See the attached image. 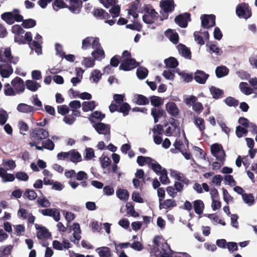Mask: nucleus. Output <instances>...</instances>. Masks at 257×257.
<instances>
[{
    "label": "nucleus",
    "instance_id": "nucleus-1",
    "mask_svg": "<svg viewBox=\"0 0 257 257\" xmlns=\"http://www.w3.org/2000/svg\"><path fill=\"white\" fill-rule=\"evenodd\" d=\"M30 138L32 140L29 143L31 147L36 146V144H40L41 142L49 137L48 131L40 127L32 128L30 131Z\"/></svg>",
    "mask_w": 257,
    "mask_h": 257
},
{
    "label": "nucleus",
    "instance_id": "nucleus-2",
    "mask_svg": "<svg viewBox=\"0 0 257 257\" xmlns=\"http://www.w3.org/2000/svg\"><path fill=\"white\" fill-rule=\"evenodd\" d=\"M19 60L18 57H14L12 55L11 50L10 48H6L5 49L3 55L0 51V62L11 64H16Z\"/></svg>",
    "mask_w": 257,
    "mask_h": 257
},
{
    "label": "nucleus",
    "instance_id": "nucleus-3",
    "mask_svg": "<svg viewBox=\"0 0 257 257\" xmlns=\"http://www.w3.org/2000/svg\"><path fill=\"white\" fill-rule=\"evenodd\" d=\"M146 14L143 16V21L147 24H152L155 23V21L159 17L158 13L156 12L155 9H150L147 6L144 8Z\"/></svg>",
    "mask_w": 257,
    "mask_h": 257
},
{
    "label": "nucleus",
    "instance_id": "nucleus-4",
    "mask_svg": "<svg viewBox=\"0 0 257 257\" xmlns=\"http://www.w3.org/2000/svg\"><path fill=\"white\" fill-rule=\"evenodd\" d=\"M211 152L217 160L223 163L225 159V153L221 144H214L211 146Z\"/></svg>",
    "mask_w": 257,
    "mask_h": 257
},
{
    "label": "nucleus",
    "instance_id": "nucleus-5",
    "mask_svg": "<svg viewBox=\"0 0 257 257\" xmlns=\"http://www.w3.org/2000/svg\"><path fill=\"white\" fill-rule=\"evenodd\" d=\"M139 65V63L133 58L123 59L119 69L124 71H128L137 68Z\"/></svg>",
    "mask_w": 257,
    "mask_h": 257
},
{
    "label": "nucleus",
    "instance_id": "nucleus-6",
    "mask_svg": "<svg viewBox=\"0 0 257 257\" xmlns=\"http://www.w3.org/2000/svg\"><path fill=\"white\" fill-rule=\"evenodd\" d=\"M249 6L247 4L243 3L238 5L236 9V13L239 17L247 19L251 17V12L249 10Z\"/></svg>",
    "mask_w": 257,
    "mask_h": 257
},
{
    "label": "nucleus",
    "instance_id": "nucleus-7",
    "mask_svg": "<svg viewBox=\"0 0 257 257\" xmlns=\"http://www.w3.org/2000/svg\"><path fill=\"white\" fill-rule=\"evenodd\" d=\"M201 26L208 29L215 25V16L214 15H203L201 17Z\"/></svg>",
    "mask_w": 257,
    "mask_h": 257
},
{
    "label": "nucleus",
    "instance_id": "nucleus-8",
    "mask_svg": "<svg viewBox=\"0 0 257 257\" xmlns=\"http://www.w3.org/2000/svg\"><path fill=\"white\" fill-rule=\"evenodd\" d=\"M175 22L181 28H186L188 26V22L191 21V15L189 13L180 14L175 18Z\"/></svg>",
    "mask_w": 257,
    "mask_h": 257
},
{
    "label": "nucleus",
    "instance_id": "nucleus-9",
    "mask_svg": "<svg viewBox=\"0 0 257 257\" xmlns=\"http://www.w3.org/2000/svg\"><path fill=\"white\" fill-rule=\"evenodd\" d=\"M11 84L15 88L16 93L23 92L25 90V84L23 80L19 77H16L11 81Z\"/></svg>",
    "mask_w": 257,
    "mask_h": 257
},
{
    "label": "nucleus",
    "instance_id": "nucleus-10",
    "mask_svg": "<svg viewBox=\"0 0 257 257\" xmlns=\"http://www.w3.org/2000/svg\"><path fill=\"white\" fill-rule=\"evenodd\" d=\"M40 212L44 216L52 217L56 221H58L60 219V214L58 209L56 208H48L42 209Z\"/></svg>",
    "mask_w": 257,
    "mask_h": 257
},
{
    "label": "nucleus",
    "instance_id": "nucleus-11",
    "mask_svg": "<svg viewBox=\"0 0 257 257\" xmlns=\"http://www.w3.org/2000/svg\"><path fill=\"white\" fill-rule=\"evenodd\" d=\"M166 109L172 116L176 117L180 113V110L174 102H168L166 104Z\"/></svg>",
    "mask_w": 257,
    "mask_h": 257
},
{
    "label": "nucleus",
    "instance_id": "nucleus-12",
    "mask_svg": "<svg viewBox=\"0 0 257 257\" xmlns=\"http://www.w3.org/2000/svg\"><path fill=\"white\" fill-rule=\"evenodd\" d=\"M160 6L164 12L168 13L172 12L175 8L173 0H162Z\"/></svg>",
    "mask_w": 257,
    "mask_h": 257
},
{
    "label": "nucleus",
    "instance_id": "nucleus-13",
    "mask_svg": "<svg viewBox=\"0 0 257 257\" xmlns=\"http://www.w3.org/2000/svg\"><path fill=\"white\" fill-rule=\"evenodd\" d=\"M93 127L99 134H110V125L102 122H98L93 125Z\"/></svg>",
    "mask_w": 257,
    "mask_h": 257
},
{
    "label": "nucleus",
    "instance_id": "nucleus-14",
    "mask_svg": "<svg viewBox=\"0 0 257 257\" xmlns=\"http://www.w3.org/2000/svg\"><path fill=\"white\" fill-rule=\"evenodd\" d=\"M13 73V69L9 63L0 65V74L3 78H8Z\"/></svg>",
    "mask_w": 257,
    "mask_h": 257
},
{
    "label": "nucleus",
    "instance_id": "nucleus-15",
    "mask_svg": "<svg viewBox=\"0 0 257 257\" xmlns=\"http://www.w3.org/2000/svg\"><path fill=\"white\" fill-rule=\"evenodd\" d=\"M35 227L37 230H39L37 234L38 238L48 239L51 237V232H50L46 227L40 226L37 224H35Z\"/></svg>",
    "mask_w": 257,
    "mask_h": 257
},
{
    "label": "nucleus",
    "instance_id": "nucleus-16",
    "mask_svg": "<svg viewBox=\"0 0 257 257\" xmlns=\"http://www.w3.org/2000/svg\"><path fill=\"white\" fill-rule=\"evenodd\" d=\"M94 17L97 19L107 20L110 18V15L101 8H94L92 12Z\"/></svg>",
    "mask_w": 257,
    "mask_h": 257
},
{
    "label": "nucleus",
    "instance_id": "nucleus-17",
    "mask_svg": "<svg viewBox=\"0 0 257 257\" xmlns=\"http://www.w3.org/2000/svg\"><path fill=\"white\" fill-rule=\"evenodd\" d=\"M68 161H70L74 163H77L82 160L81 154L76 150L72 149L67 152Z\"/></svg>",
    "mask_w": 257,
    "mask_h": 257
},
{
    "label": "nucleus",
    "instance_id": "nucleus-18",
    "mask_svg": "<svg viewBox=\"0 0 257 257\" xmlns=\"http://www.w3.org/2000/svg\"><path fill=\"white\" fill-rule=\"evenodd\" d=\"M68 9L74 14H78L81 10L82 2L80 0H69Z\"/></svg>",
    "mask_w": 257,
    "mask_h": 257
},
{
    "label": "nucleus",
    "instance_id": "nucleus-19",
    "mask_svg": "<svg viewBox=\"0 0 257 257\" xmlns=\"http://www.w3.org/2000/svg\"><path fill=\"white\" fill-rule=\"evenodd\" d=\"M151 115L154 118V123L158 122L159 118L166 115L165 110L161 107H153L151 108Z\"/></svg>",
    "mask_w": 257,
    "mask_h": 257
},
{
    "label": "nucleus",
    "instance_id": "nucleus-20",
    "mask_svg": "<svg viewBox=\"0 0 257 257\" xmlns=\"http://www.w3.org/2000/svg\"><path fill=\"white\" fill-rule=\"evenodd\" d=\"M209 75L201 70H197L194 75V79L200 84L205 83L207 79L209 77Z\"/></svg>",
    "mask_w": 257,
    "mask_h": 257
},
{
    "label": "nucleus",
    "instance_id": "nucleus-21",
    "mask_svg": "<svg viewBox=\"0 0 257 257\" xmlns=\"http://www.w3.org/2000/svg\"><path fill=\"white\" fill-rule=\"evenodd\" d=\"M17 109L18 111L21 112L26 113H32V114L37 110V109L35 108L33 106L23 103L19 104Z\"/></svg>",
    "mask_w": 257,
    "mask_h": 257
},
{
    "label": "nucleus",
    "instance_id": "nucleus-22",
    "mask_svg": "<svg viewBox=\"0 0 257 257\" xmlns=\"http://www.w3.org/2000/svg\"><path fill=\"white\" fill-rule=\"evenodd\" d=\"M133 101L138 105H147L149 103V99L142 94H135Z\"/></svg>",
    "mask_w": 257,
    "mask_h": 257
},
{
    "label": "nucleus",
    "instance_id": "nucleus-23",
    "mask_svg": "<svg viewBox=\"0 0 257 257\" xmlns=\"http://www.w3.org/2000/svg\"><path fill=\"white\" fill-rule=\"evenodd\" d=\"M193 203L195 212L198 215L202 214L204 209L203 202L201 200H196Z\"/></svg>",
    "mask_w": 257,
    "mask_h": 257
},
{
    "label": "nucleus",
    "instance_id": "nucleus-24",
    "mask_svg": "<svg viewBox=\"0 0 257 257\" xmlns=\"http://www.w3.org/2000/svg\"><path fill=\"white\" fill-rule=\"evenodd\" d=\"M159 208L162 209L163 208H168L176 206V202L174 200L169 199L165 200L162 202V199H159Z\"/></svg>",
    "mask_w": 257,
    "mask_h": 257
},
{
    "label": "nucleus",
    "instance_id": "nucleus-25",
    "mask_svg": "<svg viewBox=\"0 0 257 257\" xmlns=\"http://www.w3.org/2000/svg\"><path fill=\"white\" fill-rule=\"evenodd\" d=\"M91 55L94 60L101 61L105 57L103 49L102 48L94 49L91 53Z\"/></svg>",
    "mask_w": 257,
    "mask_h": 257
},
{
    "label": "nucleus",
    "instance_id": "nucleus-26",
    "mask_svg": "<svg viewBox=\"0 0 257 257\" xmlns=\"http://www.w3.org/2000/svg\"><path fill=\"white\" fill-rule=\"evenodd\" d=\"M96 251L98 252L99 257H111V253L110 249L106 246L98 247L96 249Z\"/></svg>",
    "mask_w": 257,
    "mask_h": 257
},
{
    "label": "nucleus",
    "instance_id": "nucleus-27",
    "mask_svg": "<svg viewBox=\"0 0 257 257\" xmlns=\"http://www.w3.org/2000/svg\"><path fill=\"white\" fill-rule=\"evenodd\" d=\"M194 120L195 125L199 128L201 133H204L205 130V123L204 119L197 116H194Z\"/></svg>",
    "mask_w": 257,
    "mask_h": 257
},
{
    "label": "nucleus",
    "instance_id": "nucleus-28",
    "mask_svg": "<svg viewBox=\"0 0 257 257\" xmlns=\"http://www.w3.org/2000/svg\"><path fill=\"white\" fill-rule=\"evenodd\" d=\"M210 92L212 97L215 99H219L224 94L223 90L217 88L214 86H211L209 88Z\"/></svg>",
    "mask_w": 257,
    "mask_h": 257
},
{
    "label": "nucleus",
    "instance_id": "nucleus-29",
    "mask_svg": "<svg viewBox=\"0 0 257 257\" xmlns=\"http://www.w3.org/2000/svg\"><path fill=\"white\" fill-rule=\"evenodd\" d=\"M26 86L27 89L33 92L36 91L41 87L39 83L31 80H28L26 81Z\"/></svg>",
    "mask_w": 257,
    "mask_h": 257
},
{
    "label": "nucleus",
    "instance_id": "nucleus-30",
    "mask_svg": "<svg viewBox=\"0 0 257 257\" xmlns=\"http://www.w3.org/2000/svg\"><path fill=\"white\" fill-rule=\"evenodd\" d=\"M228 72V69L224 66H218L215 70V73L218 78H221L227 75Z\"/></svg>",
    "mask_w": 257,
    "mask_h": 257
},
{
    "label": "nucleus",
    "instance_id": "nucleus-31",
    "mask_svg": "<svg viewBox=\"0 0 257 257\" xmlns=\"http://www.w3.org/2000/svg\"><path fill=\"white\" fill-rule=\"evenodd\" d=\"M151 104L154 106V107H160L164 102L163 100L160 97L153 95L150 97Z\"/></svg>",
    "mask_w": 257,
    "mask_h": 257
},
{
    "label": "nucleus",
    "instance_id": "nucleus-32",
    "mask_svg": "<svg viewBox=\"0 0 257 257\" xmlns=\"http://www.w3.org/2000/svg\"><path fill=\"white\" fill-rule=\"evenodd\" d=\"M1 18L9 25L14 23L13 13L12 12H5L2 14Z\"/></svg>",
    "mask_w": 257,
    "mask_h": 257
},
{
    "label": "nucleus",
    "instance_id": "nucleus-33",
    "mask_svg": "<svg viewBox=\"0 0 257 257\" xmlns=\"http://www.w3.org/2000/svg\"><path fill=\"white\" fill-rule=\"evenodd\" d=\"M165 63L167 67L175 68L179 64L177 60L174 57H169L165 60Z\"/></svg>",
    "mask_w": 257,
    "mask_h": 257
},
{
    "label": "nucleus",
    "instance_id": "nucleus-34",
    "mask_svg": "<svg viewBox=\"0 0 257 257\" xmlns=\"http://www.w3.org/2000/svg\"><path fill=\"white\" fill-rule=\"evenodd\" d=\"M96 107L94 101H84L82 103V110L84 112L93 110Z\"/></svg>",
    "mask_w": 257,
    "mask_h": 257
},
{
    "label": "nucleus",
    "instance_id": "nucleus-35",
    "mask_svg": "<svg viewBox=\"0 0 257 257\" xmlns=\"http://www.w3.org/2000/svg\"><path fill=\"white\" fill-rule=\"evenodd\" d=\"M53 7L55 11H57L60 9L68 8L69 6L63 2V0H55L53 3Z\"/></svg>",
    "mask_w": 257,
    "mask_h": 257
},
{
    "label": "nucleus",
    "instance_id": "nucleus-36",
    "mask_svg": "<svg viewBox=\"0 0 257 257\" xmlns=\"http://www.w3.org/2000/svg\"><path fill=\"white\" fill-rule=\"evenodd\" d=\"M246 82H241L239 84V88L240 91L245 95H249L252 93V89L247 86Z\"/></svg>",
    "mask_w": 257,
    "mask_h": 257
},
{
    "label": "nucleus",
    "instance_id": "nucleus-37",
    "mask_svg": "<svg viewBox=\"0 0 257 257\" xmlns=\"http://www.w3.org/2000/svg\"><path fill=\"white\" fill-rule=\"evenodd\" d=\"M116 195L120 200L126 201L129 197V194L126 190L119 189L116 191Z\"/></svg>",
    "mask_w": 257,
    "mask_h": 257
},
{
    "label": "nucleus",
    "instance_id": "nucleus-38",
    "mask_svg": "<svg viewBox=\"0 0 257 257\" xmlns=\"http://www.w3.org/2000/svg\"><path fill=\"white\" fill-rule=\"evenodd\" d=\"M126 207L127 210V213L128 214L134 217H137L139 216V214L135 211L132 202H127L126 204Z\"/></svg>",
    "mask_w": 257,
    "mask_h": 257
},
{
    "label": "nucleus",
    "instance_id": "nucleus-39",
    "mask_svg": "<svg viewBox=\"0 0 257 257\" xmlns=\"http://www.w3.org/2000/svg\"><path fill=\"white\" fill-rule=\"evenodd\" d=\"M131 109V106L128 103L123 102L122 103L120 106L119 107L118 112L122 113L123 116H125L128 114Z\"/></svg>",
    "mask_w": 257,
    "mask_h": 257
},
{
    "label": "nucleus",
    "instance_id": "nucleus-40",
    "mask_svg": "<svg viewBox=\"0 0 257 257\" xmlns=\"http://www.w3.org/2000/svg\"><path fill=\"white\" fill-rule=\"evenodd\" d=\"M180 52L183 57H184L186 59H191V51L185 45H182L181 46V49L180 50Z\"/></svg>",
    "mask_w": 257,
    "mask_h": 257
},
{
    "label": "nucleus",
    "instance_id": "nucleus-41",
    "mask_svg": "<svg viewBox=\"0 0 257 257\" xmlns=\"http://www.w3.org/2000/svg\"><path fill=\"white\" fill-rule=\"evenodd\" d=\"M224 102L229 106L236 107L239 104V101L236 99L235 98L228 96L226 97L224 100Z\"/></svg>",
    "mask_w": 257,
    "mask_h": 257
},
{
    "label": "nucleus",
    "instance_id": "nucleus-42",
    "mask_svg": "<svg viewBox=\"0 0 257 257\" xmlns=\"http://www.w3.org/2000/svg\"><path fill=\"white\" fill-rule=\"evenodd\" d=\"M242 197L243 201L248 206H251L254 204V199L252 194L244 193Z\"/></svg>",
    "mask_w": 257,
    "mask_h": 257
},
{
    "label": "nucleus",
    "instance_id": "nucleus-43",
    "mask_svg": "<svg viewBox=\"0 0 257 257\" xmlns=\"http://www.w3.org/2000/svg\"><path fill=\"white\" fill-rule=\"evenodd\" d=\"M23 197L27 198L30 200H33L37 198V195L34 190L28 189L25 191Z\"/></svg>",
    "mask_w": 257,
    "mask_h": 257
},
{
    "label": "nucleus",
    "instance_id": "nucleus-44",
    "mask_svg": "<svg viewBox=\"0 0 257 257\" xmlns=\"http://www.w3.org/2000/svg\"><path fill=\"white\" fill-rule=\"evenodd\" d=\"M22 26L26 29H29L34 27L36 25V22L32 19L24 20L23 21Z\"/></svg>",
    "mask_w": 257,
    "mask_h": 257
},
{
    "label": "nucleus",
    "instance_id": "nucleus-45",
    "mask_svg": "<svg viewBox=\"0 0 257 257\" xmlns=\"http://www.w3.org/2000/svg\"><path fill=\"white\" fill-rule=\"evenodd\" d=\"M137 75L139 79H144L148 75V70L146 68H139L137 70Z\"/></svg>",
    "mask_w": 257,
    "mask_h": 257
},
{
    "label": "nucleus",
    "instance_id": "nucleus-46",
    "mask_svg": "<svg viewBox=\"0 0 257 257\" xmlns=\"http://www.w3.org/2000/svg\"><path fill=\"white\" fill-rule=\"evenodd\" d=\"M18 127L20 131V133L23 135L26 134V132L29 131V127L28 125L22 120H20L18 122Z\"/></svg>",
    "mask_w": 257,
    "mask_h": 257
},
{
    "label": "nucleus",
    "instance_id": "nucleus-47",
    "mask_svg": "<svg viewBox=\"0 0 257 257\" xmlns=\"http://www.w3.org/2000/svg\"><path fill=\"white\" fill-rule=\"evenodd\" d=\"M92 39H93L92 37H87L83 39L82 42V49L85 50L90 48L91 46Z\"/></svg>",
    "mask_w": 257,
    "mask_h": 257
},
{
    "label": "nucleus",
    "instance_id": "nucleus-48",
    "mask_svg": "<svg viewBox=\"0 0 257 257\" xmlns=\"http://www.w3.org/2000/svg\"><path fill=\"white\" fill-rule=\"evenodd\" d=\"M159 175H160V180L162 184H167L170 183V180L167 175V172L165 169L164 168Z\"/></svg>",
    "mask_w": 257,
    "mask_h": 257
},
{
    "label": "nucleus",
    "instance_id": "nucleus-49",
    "mask_svg": "<svg viewBox=\"0 0 257 257\" xmlns=\"http://www.w3.org/2000/svg\"><path fill=\"white\" fill-rule=\"evenodd\" d=\"M4 94L6 96H12L16 95V93L10 84L7 83L4 85Z\"/></svg>",
    "mask_w": 257,
    "mask_h": 257
},
{
    "label": "nucleus",
    "instance_id": "nucleus-50",
    "mask_svg": "<svg viewBox=\"0 0 257 257\" xmlns=\"http://www.w3.org/2000/svg\"><path fill=\"white\" fill-rule=\"evenodd\" d=\"M7 112L3 109H0V125H4L8 119Z\"/></svg>",
    "mask_w": 257,
    "mask_h": 257
},
{
    "label": "nucleus",
    "instance_id": "nucleus-51",
    "mask_svg": "<svg viewBox=\"0 0 257 257\" xmlns=\"http://www.w3.org/2000/svg\"><path fill=\"white\" fill-rule=\"evenodd\" d=\"M95 60L93 58L92 59L91 57H84L83 64L86 68L92 67L95 65Z\"/></svg>",
    "mask_w": 257,
    "mask_h": 257
},
{
    "label": "nucleus",
    "instance_id": "nucleus-52",
    "mask_svg": "<svg viewBox=\"0 0 257 257\" xmlns=\"http://www.w3.org/2000/svg\"><path fill=\"white\" fill-rule=\"evenodd\" d=\"M171 176L177 180L182 181L183 182H185V178H184L183 174L181 173L178 172L176 170H171Z\"/></svg>",
    "mask_w": 257,
    "mask_h": 257
},
{
    "label": "nucleus",
    "instance_id": "nucleus-53",
    "mask_svg": "<svg viewBox=\"0 0 257 257\" xmlns=\"http://www.w3.org/2000/svg\"><path fill=\"white\" fill-rule=\"evenodd\" d=\"M101 72L98 70H94L91 73V77L92 78L93 81L97 83L101 78Z\"/></svg>",
    "mask_w": 257,
    "mask_h": 257
},
{
    "label": "nucleus",
    "instance_id": "nucleus-54",
    "mask_svg": "<svg viewBox=\"0 0 257 257\" xmlns=\"http://www.w3.org/2000/svg\"><path fill=\"white\" fill-rule=\"evenodd\" d=\"M42 145L44 149L52 151L54 149L55 144L52 141H51L50 139H47L44 142H42Z\"/></svg>",
    "mask_w": 257,
    "mask_h": 257
},
{
    "label": "nucleus",
    "instance_id": "nucleus-55",
    "mask_svg": "<svg viewBox=\"0 0 257 257\" xmlns=\"http://www.w3.org/2000/svg\"><path fill=\"white\" fill-rule=\"evenodd\" d=\"M248 131L245 127H242L240 125L237 126L236 127V135L238 138H241L243 135H246Z\"/></svg>",
    "mask_w": 257,
    "mask_h": 257
},
{
    "label": "nucleus",
    "instance_id": "nucleus-56",
    "mask_svg": "<svg viewBox=\"0 0 257 257\" xmlns=\"http://www.w3.org/2000/svg\"><path fill=\"white\" fill-rule=\"evenodd\" d=\"M12 32L15 34V35H21L24 33L25 31L19 25H15L12 27Z\"/></svg>",
    "mask_w": 257,
    "mask_h": 257
},
{
    "label": "nucleus",
    "instance_id": "nucleus-57",
    "mask_svg": "<svg viewBox=\"0 0 257 257\" xmlns=\"http://www.w3.org/2000/svg\"><path fill=\"white\" fill-rule=\"evenodd\" d=\"M154 162L155 163L151 164V168L157 174H159L162 172L163 169L157 162L154 161Z\"/></svg>",
    "mask_w": 257,
    "mask_h": 257
},
{
    "label": "nucleus",
    "instance_id": "nucleus-58",
    "mask_svg": "<svg viewBox=\"0 0 257 257\" xmlns=\"http://www.w3.org/2000/svg\"><path fill=\"white\" fill-rule=\"evenodd\" d=\"M101 165L102 168L105 169L109 166L111 163V160L109 158L104 156L102 159L100 158Z\"/></svg>",
    "mask_w": 257,
    "mask_h": 257
},
{
    "label": "nucleus",
    "instance_id": "nucleus-59",
    "mask_svg": "<svg viewBox=\"0 0 257 257\" xmlns=\"http://www.w3.org/2000/svg\"><path fill=\"white\" fill-rule=\"evenodd\" d=\"M120 8L119 6H112L110 9L109 13L111 14L112 17L115 18L119 15Z\"/></svg>",
    "mask_w": 257,
    "mask_h": 257
},
{
    "label": "nucleus",
    "instance_id": "nucleus-60",
    "mask_svg": "<svg viewBox=\"0 0 257 257\" xmlns=\"http://www.w3.org/2000/svg\"><path fill=\"white\" fill-rule=\"evenodd\" d=\"M16 178L20 181H27L29 176L24 172H18L16 174Z\"/></svg>",
    "mask_w": 257,
    "mask_h": 257
},
{
    "label": "nucleus",
    "instance_id": "nucleus-61",
    "mask_svg": "<svg viewBox=\"0 0 257 257\" xmlns=\"http://www.w3.org/2000/svg\"><path fill=\"white\" fill-rule=\"evenodd\" d=\"M85 152L84 158L86 160H90L94 157V152L92 148H86Z\"/></svg>",
    "mask_w": 257,
    "mask_h": 257
},
{
    "label": "nucleus",
    "instance_id": "nucleus-62",
    "mask_svg": "<svg viewBox=\"0 0 257 257\" xmlns=\"http://www.w3.org/2000/svg\"><path fill=\"white\" fill-rule=\"evenodd\" d=\"M192 108L195 112L198 114H200L203 110L204 107L201 102H196L195 104H193Z\"/></svg>",
    "mask_w": 257,
    "mask_h": 257
},
{
    "label": "nucleus",
    "instance_id": "nucleus-63",
    "mask_svg": "<svg viewBox=\"0 0 257 257\" xmlns=\"http://www.w3.org/2000/svg\"><path fill=\"white\" fill-rule=\"evenodd\" d=\"M120 56L119 55H116L112 57L110 61V65L114 67H116L118 66L119 62H120Z\"/></svg>",
    "mask_w": 257,
    "mask_h": 257
},
{
    "label": "nucleus",
    "instance_id": "nucleus-64",
    "mask_svg": "<svg viewBox=\"0 0 257 257\" xmlns=\"http://www.w3.org/2000/svg\"><path fill=\"white\" fill-rule=\"evenodd\" d=\"M153 132L154 134L163 135L164 133L163 126L160 124L154 125Z\"/></svg>",
    "mask_w": 257,
    "mask_h": 257
}]
</instances>
